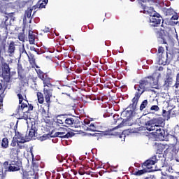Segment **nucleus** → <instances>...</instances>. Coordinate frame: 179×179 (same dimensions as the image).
<instances>
[{
  "mask_svg": "<svg viewBox=\"0 0 179 179\" xmlns=\"http://www.w3.org/2000/svg\"><path fill=\"white\" fill-rule=\"evenodd\" d=\"M162 78V74L159 72L154 73L152 76H150L144 78L143 79L139 81V85H135L134 89L137 92L135 93L134 97L132 99L131 103L127 108V110L122 113L123 115L126 117L122 122L117 127V128H122L124 125H129V122L134 120V117L136 113V106H138V102L139 101V99H141V96L143 94L145 90H146V87L148 86H153L154 89L159 88V79Z\"/></svg>",
  "mask_w": 179,
  "mask_h": 179,
  "instance_id": "1",
  "label": "nucleus"
},
{
  "mask_svg": "<svg viewBox=\"0 0 179 179\" xmlns=\"http://www.w3.org/2000/svg\"><path fill=\"white\" fill-rule=\"evenodd\" d=\"M141 6L143 9V13L150 15V25L151 27H159L160 24L163 23L164 20H163V17L160 15L157 12L155 11V8L152 7H148L143 4H141Z\"/></svg>",
  "mask_w": 179,
  "mask_h": 179,
  "instance_id": "2",
  "label": "nucleus"
},
{
  "mask_svg": "<svg viewBox=\"0 0 179 179\" xmlns=\"http://www.w3.org/2000/svg\"><path fill=\"white\" fill-rule=\"evenodd\" d=\"M164 119L162 117H154L150 120L145 122V125L147 131H155L157 128H160V127H163L164 125Z\"/></svg>",
  "mask_w": 179,
  "mask_h": 179,
  "instance_id": "3",
  "label": "nucleus"
},
{
  "mask_svg": "<svg viewBox=\"0 0 179 179\" xmlns=\"http://www.w3.org/2000/svg\"><path fill=\"white\" fill-rule=\"evenodd\" d=\"M3 167L6 171L13 173L15 171H19L23 166L22 165V161L20 159H13L10 162L8 161L4 162Z\"/></svg>",
  "mask_w": 179,
  "mask_h": 179,
  "instance_id": "4",
  "label": "nucleus"
},
{
  "mask_svg": "<svg viewBox=\"0 0 179 179\" xmlns=\"http://www.w3.org/2000/svg\"><path fill=\"white\" fill-rule=\"evenodd\" d=\"M0 76L7 83L10 82V68H9V64L7 63H2L1 69H0Z\"/></svg>",
  "mask_w": 179,
  "mask_h": 179,
  "instance_id": "5",
  "label": "nucleus"
},
{
  "mask_svg": "<svg viewBox=\"0 0 179 179\" xmlns=\"http://www.w3.org/2000/svg\"><path fill=\"white\" fill-rule=\"evenodd\" d=\"M155 138L159 139V141H169V136L170 134L168 131H166L163 127H158L155 129V131L152 132Z\"/></svg>",
  "mask_w": 179,
  "mask_h": 179,
  "instance_id": "6",
  "label": "nucleus"
},
{
  "mask_svg": "<svg viewBox=\"0 0 179 179\" xmlns=\"http://www.w3.org/2000/svg\"><path fill=\"white\" fill-rule=\"evenodd\" d=\"M36 72L38 78L43 82V87H54V85L51 84V78L48 77L47 73H45L40 69H38Z\"/></svg>",
  "mask_w": 179,
  "mask_h": 179,
  "instance_id": "7",
  "label": "nucleus"
},
{
  "mask_svg": "<svg viewBox=\"0 0 179 179\" xmlns=\"http://www.w3.org/2000/svg\"><path fill=\"white\" fill-rule=\"evenodd\" d=\"M75 134L72 131H68V130L65 129L64 131H58L55 134L51 132V138H61L62 139H69V138H72Z\"/></svg>",
  "mask_w": 179,
  "mask_h": 179,
  "instance_id": "8",
  "label": "nucleus"
},
{
  "mask_svg": "<svg viewBox=\"0 0 179 179\" xmlns=\"http://www.w3.org/2000/svg\"><path fill=\"white\" fill-rule=\"evenodd\" d=\"M157 37L159 38V43L169 45V40H170V36L169 34H166L164 30L160 29L159 31H157Z\"/></svg>",
  "mask_w": 179,
  "mask_h": 179,
  "instance_id": "9",
  "label": "nucleus"
},
{
  "mask_svg": "<svg viewBox=\"0 0 179 179\" xmlns=\"http://www.w3.org/2000/svg\"><path fill=\"white\" fill-rule=\"evenodd\" d=\"M54 90V87H45L43 89V94L45 96V100L47 103L48 107H50L51 104V97H52V91Z\"/></svg>",
  "mask_w": 179,
  "mask_h": 179,
  "instance_id": "10",
  "label": "nucleus"
},
{
  "mask_svg": "<svg viewBox=\"0 0 179 179\" xmlns=\"http://www.w3.org/2000/svg\"><path fill=\"white\" fill-rule=\"evenodd\" d=\"M173 85V73L170 71L166 73L163 87L164 90H169V87Z\"/></svg>",
  "mask_w": 179,
  "mask_h": 179,
  "instance_id": "11",
  "label": "nucleus"
},
{
  "mask_svg": "<svg viewBox=\"0 0 179 179\" xmlns=\"http://www.w3.org/2000/svg\"><path fill=\"white\" fill-rule=\"evenodd\" d=\"M157 162H158L157 157L154 155L143 162L142 167L144 166V167H147V169H152L150 166H154V164H156Z\"/></svg>",
  "mask_w": 179,
  "mask_h": 179,
  "instance_id": "12",
  "label": "nucleus"
},
{
  "mask_svg": "<svg viewBox=\"0 0 179 179\" xmlns=\"http://www.w3.org/2000/svg\"><path fill=\"white\" fill-rule=\"evenodd\" d=\"M33 105L28 103H22V105H19L16 109L17 114H19L20 111H23V110H26L28 111V113H30V111H33Z\"/></svg>",
  "mask_w": 179,
  "mask_h": 179,
  "instance_id": "13",
  "label": "nucleus"
},
{
  "mask_svg": "<svg viewBox=\"0 0 179 179\" xmlns=\"http://www.w3.org/2000/svg\"><path fill=\"white\" fill-rule=\"evenodd\" d=\"M58 117H64V118H66L64 120L65 124H63L62 127H72V125L75 124V120L72 117H68V115L66 114L60 115H58Z\"/></svg>",
  "mask_w": 179,
  "mask_h": 179,
  "instance_id": "14",
  "label": "nucleus"
},
{
  "mask_svg": "<svg viewBox=\"0 0 179 179\" xmlns=\"http://www.w3.org/2000/svg\"><path fill=\"white\" fill-rule=\"evenodd\" d=\"M14 128H15V138H17V139H20V141L19 140L17 141V143H26V139L24 138V135H23L19 131H16V129H17V122Z\"/></svg>",
  "mask_w": 179,
  "mask_h": 179,
  "instance_id": "15",
  "label": "nucleus"
},
{
  "mask_svg": "<svg viewBox=\"0 0 179 179\" xmlns=\"http://www.w3.org/2000/svg\"><path fill=\"white\" fill-rule=\"evenodd\" d=\"M17 71L18 73V79L20 80H23V79L26 78V76H24V69L20 63L17 64Z\"/></svg>",
  "mask_w": 179,
  "mask_h": 179,
  "instance_id": "16",
  "label": "nucleus"
},
{
  "mask_svg": "<svg viewBox=\"0 0 179 179\" xmlns=\"http://www.w3.org/2000/svg\"><path fill=\"white\" fill-rule=\"evenodd\" d=\"M29 111L26 110V109L23 110H20L19 114H17V112L15 110V115H17L18 117V120H25V121H27L29 120Z\"/></svg>",
  "mask_w": 179,
  "mask_h": 179,
  "instance_id": "17",
  "label": "nucleus"
},
{
  "mask_svg": "<svg viewBox=\"0 0 179 179\" xmlns=\"http://www.w3.org/2000/svg\"><path fill=\"white\" fill-rule=\"evenodd\" d=\"M15 51H16V44L13 41H11L8 45L7 50L9 57H13L15 55Z\"/></svg>",
  "mask_w": 179,
  "mask_h": 179,
  "instance_id": "18",
  "label": "nucleus"
},
{
  "mask_svg": "<svg viewBox=\"0 0 179 179\" xmlns=\"http://www.w3.org/2000/svg\"><path fill=\"white\" fill-rule=\"evenodd\" d=\"M19 152L20 150L17 148H11L10 152V159H13V160L19 159Z\"/></svg>",
  "mask_w": 179,
  "mask_h": 179,
  "instance_id": "19",
  "label": "nucleus"
},
{
  "mask_svg": "<svg viewBox=\"0 0 179 179\" xmlns=\"http://www.w3.org/2000/svg\"><path fill=\"white\" fill-rule=\"evenodd\" d=\"M157 62L159 65H169L167 57H164L163 55H157Z\"/></svg>",
  "mask_w": 179,
  "mask_h": 179,
  "instance_id": "20",
  "label": "nucleus"
},
{
  "mask_svg": "<svg viewBox=\"0 0 179 179\" xmlns=\"http://www.w3.org/2000/svg\"><path fill=\"white\" fill-rule=\"evenodd\" d=\"M155 149L158 155H162L164 149H166V145L160 143H155L154 145Z\"/></svg>",
  "mask_w": 179,
  "mask_h": 179,
  "instance_id": "21",
  "label": "nucleus"
},
{
  "mask_svg": "<svg viewBox=\"0 0 179 179\" xmlns=\"http://www.w3.org/2000/svg\"><path fill=\"white\" fill-rule=\"evenodd\" d=\"M8 20H9V17L4 16L3 18V21L0 25L1 29H4V30H8V26H9V22H8Z\"/></svg>",
  "mask_w": 179,
  "mask_h": 179,
  "instance_id": "22",
  "label": "nucleus"
},
{
  "mask_svg": "<svg viewBox=\"0 0 179 179\" xmlns=\"http://www.w3.org/2000/svg\"><path fill=\"white\" fill-rule=\"evenodd\" d=\"M45 3H43L42 1H38L36 5L33 6V9H36L38 8V9H43V8H45L47 3H48V0H44Z\"/></svg>",
  "mask_w": 179,
  "mask_h": 179,
  "instance_id": "23",
  "label": "nucleus"
},
{
  "mask_svg": "<svg viewBox=\"0 0 179 179\" xmlns=\"http://www.w3.org/2000/svg\"><path fill=\"white\" fill-rule=\"evenodd\" d=\"M37 132V129L36 128V125L32 124L31 129L29 131V136L30 138H33L36 136V133Z\"/></svg>",
  "mask_w": 179,
  "mask_h": 179,
  "instance_id": "24",
  "label": "nucleus"
},
{
  "mask_svg": "<svg viewBox=\"0 0 179 179\" xmlns=\"http://www.w3.org/2000/svg\"><path fill=\"white\" fill-rule=\"evenodd\" d=\"M101 133H94L93 134H89V135H91L92 136H100L101 135H113V134H111V131H99Z\"/></svg>",
  "mask_w": 179,
  "mask_h": 179,
  "instance_id": "25",
  "label": "nucleus"
},
{
  "mask_svg": "<svg viewBox=\"0 0 179 179\" xmlns=\"http://www.w3.org/2000/svg\"><path fill=\"white\" fill-rule=\"evenodd\" d=\"M166 57L169 64H170L174 58V52L173 51L166 52Z\"/></svg>",
  "mask_w": 179,
  "mask_h": 179,
  "instance_id": "26",
  "label": "nucleus"
},
{
  "mask_svg": "<svg viewBox=\"0 0 179 179\" xmlns=\"http://www.w3.org/2000/svg\"><path fill=\"white\" fill-rule=\"evenodd\" d=\"M29 44H34V41H36V35L31 31H29Z\"/></svg>",
  "mask_w": 179,
  "mask_h": 179,
  "instance_id": "27",
  "label": "nucleus"
},
{
  "mask_svg": "<svg viewBox=\"0 0 179 179\" xmlns=\"http://www.w3.org/2000/svg\"><path fill=\"white\" fill-rule=\"evenodd\" d=\"M1 146L3 149H8L9 148V140H8V138H3L2 139Z\"/></svg>",
  "mask_w": 179,
  "mask_h": 179,
  "instance_id": "28",
  "label": "nucleus"
},
{
  "mask_svg": "<svg viewBox=\"0 0 179 179\" xmlns=\"http://www.w3.org/2000/svg\"><path fill=\"white\" fill-rule=\"evenodd\" d=\"M27 56L28 57L30 64H36V58L34 57V55L29 52L28 54H27Z\"/></svg>",
  "mask_w": 179,
  "mask_h": 179,
  "instance_id": "29",
  "label": "nucleus"
},
{
  "mask_svg": "<svg viewBox=\"0 0 179 179\" xmlns=\"http://www.w3.org/2000/svg\"><path fill=\"white\" fill-rule=\"evenodd\" d=\"M171 114V110H168L166 111V110H162V116L164 118V121L165 120H170V115Z\"/></svg>",
  "mask_w": 179,
  "mask_h": 179,
  "instance_id": "30",
  "label": "nucleus"
},
{
  "mask_svg": "<svg viewBox=\"0 0 179 179\" xmlns=\"http://www.w3.org/2000/svg\"><path fill=\"white\" fill-rule=\"evenodd\" d=\"M38 101L39 104H43L44 103V95L41 92L37 93Z\"/></svg>",
  "mask_w": 179,
  "mask_h": 179,
  "instance_id": "31",
  "label": "nucleus"
},
{
  "mask_svg": "<svg viewBox=\"0 0 179 179\" xmlns=\"http://www.w3.org/2000/svg\"><path fill=\"white\" fill-rule=\"evenodd\" d=\"M164 12L166 13V16H170L171 15H173L174 13V10L173 8H163Z\"/></svg>",
  "mask_w": 179,
  "mask_h": 179,
  "instance_id": "32",
  "label": "nucleus"
},
{
  "mask_svg": "<svg viewBox=\"0 0 179 179\" xmlns=\"http://www.w3.org/2000/svg\"><path fill=\"white\" fill-rule=\"evenodd\" d=\"M150 115H152V113L145 114L141 117V120L148 122V121H150Z\"/></svg>",
  "mask_w": 179,
  "mask_h": 179,
  "instance_id": "33",
  "label": "nucleus"
},
{
  "mask_svg": "<svg viewBox=\"0 0 179 179\" xmlns=\"http://www.w3.org/2000/svg\"><path fill=\"white\" fill-rule=\"evenodd\" d=\"M146 106H148V100L147 99L143 101V102L141 103V104L140 106V111H143V110H145V108H146Z\"/></svg>",
  "mask_w": 179,
  "mask_h": 179,
  "instance_id": "34",
  "label": "nucleus"
},
{
  "mask_svg": "<svg viewBox=\"0 0 179 179\" xmlns=\"http://www.w3.org/2000/svg\"><path fill=\"white\" fill-rule=\"evenodd\" d=\"M33 7L32 8H28L27 10H25V15L27 16L28 19H30L31 17V13L33 12Z\"/></svg>",
  "mask_w": 179,
  "mask_h": 179,
  "instance_id": "35",
  "label": "nucleus"
},
{
  "mask_svg": "<svg viewBox=\"0 0 179 179\" xmlns=\"http://www.w3.org/2000/svg\"><path fill=\"white\" fill-rule=\"evenodd\" d=\"M50 138H51V133L48 134H44L43 136H41L39 139L41 142H43L44 141H47V139H50Z\"/></svg>",
  "mask_w": 179,
  "mask_h": 179,
  "instance_id": "36",
  "label": "nucleus"
},
{
  "mask_svg": "<svg viewBox=\"0 0 179 179\" xmlns=\"http://www.w3.org/2000/svg\"><path fill=\"white\" fill-rule=\"evenodd\" d=\"M146 173H148L146 169L138 170L134 173V176H142Z\"/></svg>",
  "mask_w": 179,
  "mask_h": 179,
  "instance_id": "37",
  "label": "nucleus"
},
{
  "mask_svg": "<svg viewBox=\"0 0 179 179\" xmlns=\"http://www.w3.org/2000/svg\"><path fill=\"white\" fill-rule=\"evenodd\" d=\"M113 118L114 120L115 124H116L117 121H120V120H122V118L121 117H120V115H118V114L113 115Z\"/></svg>",
  "mask_w": 179,
  "mask_h": 179,
  "instance_id": "38",
  "label": "nucleus"
},
{
  "mask_svg": "<svg viewBox=\"0 0 179 179\" xmlns=\"http://www.w3.org/2000/svg\"><path fill=\"white\" fill-rule=\"evenodd\" d=\"M171 153H172V155H177V153H178V150H177V147L173 146L172 148H171Z\"/></svg>",
  "mask_w": 179,
  "mask_h": 179,
  "instance_id": "39",
  "label": "nucleus"
},
{
  "mask_svg": "<svg viewBox=\"0 0 179 179\" xmlns=\"http://www.w3.org/2000/svg\"><path fill=\"white\" fill-rule=\"evenodd\" d=\"M17 138H15V137H13V140H12V141H11V143H10V146H13V147H15V146H16V145H17Z\"/></svg>",
  "mask_w": 179,
  "mask_h": 179,
  "instance_id": "40",
  "label": "nucleus"
},
{
  "mask_svg": "<svg viewBox=\"0 0 179 179\" xmlns=\"http://www.w3.org/2000/svg\"><path fill=\"white\" fill-rule=\"evenodd\" d=\"M18 99H19V104H23V95L22 94H17Z\"/></svg>",
  "mask_w": 179,
  "mask_h": 179,
  "instance_id": "41",
  "label": "nucleus"
},
{
  "mask_svg": "<svg viewBox=\"0 0 179 179\" xmlns=\"http://www.w3.org/2000/svg\"><path fill=\"white\" fill-rule=\"evenodd\" d=\"M164 52V48L160 46L158 48V54L157 55H163V53Z\"/></svg>",
  "mask_w": 179,
  "mask_h": 179,
  "instance_id": "42",
  "label": "nucleus"
},
{
  "mask_svg": "<svg viewBox=\"0 0 179 179\" xmlns=\"http://www.w3.org/2000/svg\"><path fill=\"white\" fill-rule=\"evenodd\" d=\"M150 110L152 111H159V110H160V108H159L157 105H153L151 106Z\"/></svg>",
  "mask_w": 179,
  "mask_h": 179,
  "instance_id": "43",
  "label": "nucleus"
},
{
  "mask_svg": "<svg viewBox=\"0 0 179 179\" xmlns=\"http://www.w3.org/2000/svg\"><path fill=\"white\" fill-rule=\"evenodd\" d=\"M56 159L58 160L59 163H62V162H64V157L61 155H57Z\"/></svg>",
  "mask_w": 179,
  "mask_h": 179,
  "instance_id": "44",
  "label": "nucleus"
},
{
  "mask_svg": "<svg viewBox=\"0 0 179 179\" xmlns=\"http://www.w3.org/2000/svg\"><path fill=\"white\" fill-rule=\"evenodd\" d=\"M126 134H127V131H124L123 132H122V134H120L119 135V138H123V141H124V142H125V138H126Z\"/></svg>",
  "mask_w": 179,
  "mask_h": 179,
  "instance_id": "45",
  "label": "nucleus"
},
{
  "mask_svg": "<svg viewBox=\"0 0 179 179\" xmlns=\"http://www.w3.org/2000/svg\"><path fill=\"white\" fill-rule=\"evenodd\" d=\"M18 40H20V41H23V43H24V34H20L18 36Z\"/></svg>",
  "mask_w": 179,
  "mask_h": 179,
  "instance_id": "46",
  "label": "nucleus"
},
{
  "mask_svg": "<svg viewBox=\"0 0 179 179\" xmlns=\"http://www.w3.org/2000/svg\"><path fill=\"white\" fill-rule=\"evenodd\" d=\"M178 85H179V73L176 76V83L174 85L176 89H178Z\"/></svg>",
  "mask_w": 179,
  "mask_h": 179,
  "instance_id": "47",
  "label": "nucleus"
},
{
  "mask_svg": "<svg viewBox=\"0 0 179 179\" xmlns=\"http://www.w3.org/2000/svg\"><path fill=\"white\" fill-rule=\"evenodd\" d=\"M139 2H143L144 3H148L149 2H153L154 3H156V0H139Z\"/></svg>",
  "mask_w": 179,
  "mask_h": 179,
  "instance_id": "48",
  "label": "nucleus"
},
{
  "mask_svg": "<svg viewBox=\"0 0 179 179\" xmlns=\"http://www.w3.org/2000/svg\"><path fill=\"white\" fill-rule=\"evenodd\" d=\"M2 103H3V98L0 95V113H2Z\"/></svg>",
  "mask_w": 179,
  "mask_h": 179,
  "instance_id": "49",
  "label": "nucleus"
},
{
  "mask_svg": "<svg viewBox=\"0 0 179 179\" xmlns=\"http://www.w3.org/2000/svg\"><path fill=\"white\" fill-rule=\"evenodd\" d=\"M13 15H14L13 13H10L8 15L7 17H8V19H9V17H10V20H15V17H13Z\"/></svg>",
  "mask_w": 179,
  "mask_h": 179,
  "instance_id": "50",
  "label": "nucleus"
},
{
  "mask_svg": "<svg viewBox=\"0 0 179 179\" xmlns=\"http://www.w3.org/2000/svg\"><path fill=\"white\" fill-rule=\"evenodd\" d=\"M43 31L44 33H50L51 31V29H50V27H45Z\"/></svg>",
  "mask_w": 179,
  "mask_h": 179,
  "instance_id": "51",
  "label": "nucleus"
},
{
  "mask_svg": "<svg viewBox=\"0 0 179 179\" xmlns=\"http://www.w3.org/2000/svg\"><path fill=\"white\" fill-rule=\"evenodd\" d=\"M171 20H178V15L176 14V15H173L172 17H171Z\"/></svg>",
  "mask_w": 179,
  "mask_h": 179,
  "instance_id": "52",
  "label": "nucleus"
},
{
  "mask_svg": "<svg viewBox=\"0 0 179 179\" xmlns=\"http://www.w3.org/2000/svg\"><path fill=\"white\" fill-rule=\"evenodd\" d=\"M23 178L29 179L30 176H29V174H27V173L25 172L23 173Z\"/></svg>",
  "mask_w": 179,
  "mask_h": 179,
  "instance_id": "53",
  "label": "nucleus"
},
{
  "mask_svg": "<svg viewBox=\"0 0 179 179\" xmlns=\"http://www.w3.org/2000/svg\"><path fill=\"white\" fill-rule=\"evenodd\" d=\"M22 54H23V53H24V54H26L27 55V54H29V53H27V52L26 51V49H24V45H23V46H22Z\"/></svg>",
  "mask_w": 179,
  "mask_h": 179,
  "instance_id": "54",
  "label": "nucleus"
},
{
  "mask_svg": "<svg viewBox=\"0 0 179 179\" xmlns=\"http://www.w3.org/2000/svg\"><path fill=\"white\" fill-rule=\"evenodd\" d=\"M57 124H64V120H61V119H57Z\"/></svg>",
  "mask_w": 179,
  "mask_h": 179,
  "instance_id": "55",
  "label": "nucleus"
},
{
  "mask_svg": "<svg viewBox=\"0 0 179 179\" xmlns=\"http://www.w3.org/2000/svg\"><path fill=\"white\" fill-rule=\"evenodd\" d=\"M90 127L94 129V131L96 132V127L94 126V124L92 123Z\"/></svg>",
  "mask_w": 179,
  "mask_h": 179,
  "instance_id": "56",
  "label": "nucleus"
},
{
  "mask_svg": "<svg viewBox=\"0 0 179 179\" xmlns=\"http://www.w3.org/2000/svg\"><path fill=\"white\" fill-rule=\"evenodd\" d=\"M86 131H91L92 132H95L94 129H92L91 127H87Z\"/></svg>",
  "mask_w": 179,
  "mask_h": 179,
  "instance_id": "57",
  "label": "nucleus"
},
{
  "mask_svg": "<svg viewBox=\"0 0 179 179\" xmlns=\"http://www.w3.org/2000/svg\"><path fill=\"white\" fill-rule=\"evenodd\" d=\"M84 124L85 125H89V124H90V121L87 120H84Z\"/></svg>",
  "mask_w": 179,
  "mask_h": 179,
  "instance_id": "58",
  "label": "nucleus"
},
{
  "mask_svg": "<svg viewBox=\"0 0 179 179\" xmlns=\"http://www.w3.org/2000/svg\"><path fill=\"white\" fill-rule=\"evenodd\" d=\"M20 143H17V146L19 149H24V145L19 144Z\"/></svg>",
  "mask_w": 179,
  "mask_h": 179,
  "instance_id": "59",
  "label": "nucleus"
},
{
  "mask_svg": "<svg viewBox=\"0 0 179 179\" xmlns=\"http://www.w3.org/2000/svg\"><path fill=\"white\" fill-rule=\"evenodd\" d=\"M30 50L31 51H37V49H36V48H34V46H31L30 47Z\"/></svg>",
  "mask_w": 179,
  "mask_h": 179,
  "instance_id": "60",
  "label": "nucleus"
},
{
  "mask_svg": "<svg viewBox=\"0 0 179 179\" xmlns=\"http://www.w3.org/2000/svg\"><path fill=\"white\" fill-rule=\"evenodd\" d=\"M103 118H107V117H110V114L109 113H105L103 115Z\"/></svg>",
  "mask_w": 179,
  "mask_h": 179,
  "instance_id": "61",
  "label": "nucleus"
},
{
  "mask_svg": "<svg viewBox=\"0 0 179 179\" xmlns=\"http://www.w3.org/2000/svg\"><path fill=\"white\" fill-rule=\"evenodd\" d=\"M6 48V43H4L3 41V50L5 51Z\"/></svg>",
  "mask_w": 179,
  "mask_h": 179,
  "instance_id": "62",
  "label": "nucleus"
},
{
  "mask_svg": "<svg viewBox=\"0 0 179 179\" xmlns=\"http://www.w3.org/2000/svg\"><path fill=\"white\" fill-rule=\"evenodd\" d=\"M35 52H36L38 55H40V54H41V52H40V49H36V51H35Z\"/></svg>",
  "mask_w": 179,
  "mask_h": 179,
  "instance_id": "63",
  "label": "nucleus"
},
{
  "mask_svg": "<svg viewBox=\"0 0 179 179\" xmlns=\"http://www.w3.org/2000/svg\"><path fill=\"white\" fill-rule=\"evenodd\" d=\"M163 69H164V68H163V66H159L158 69V71H163Z\"/></svg>",
  "mask_w": 179,
  "mask_h": 179,
  "instance_id": "64",
  "label": "nucleus"
}]
</instances>
